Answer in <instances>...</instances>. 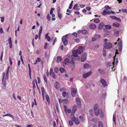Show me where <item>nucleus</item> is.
Segmentation results:
<instances>
[{
	"instance_id": "obj_1",
	"label": "nucleus",
	"mask_w": 127,
	"mask_h": 127,
	"mask_svg": "<svg viewBox=\"0 0 127 127\" xmlns=\"http://www.w3.org/2000/svg\"><path fill=\"white\" fill-rule=\"evenodd\" d=\"M8 72H9L6 71V75L5 78V80H4V78L5 75V73L3 72L2 74V82L4 86L5 87L6 86V80H7L8 79Z\"/></svg>"
},
{
	"instance_id": "obj_2",
	"label": "nucleus",
	"mask_w": 127,
	"mask_h": 127,
	"mask_svg": "<svg viewBox=\"0 0 127 127\" xmlns=\"http://www.w3.org/2000/svg\"><path fill=\"white\" fill-rule=\"evenodd\" d=\"M94 109L95 114L96 116H98L99 115V109L98 104H96L94 105Z\"/></svg>"
},
{
	"instance_id": "obj_3",
	"label": "nucleus",
	"mask_w": 127,
	"mask_h": 127,
	"mask_svg": "<svg viewBox=\"0 0 127 127\" xmlns=\"http://www.w3.org/2000/svg\"><path fill=\"white\" fill-rule=\"evenodd\" d=\"M71 119L74 122L76 125H78L80 124V122L78 118L77 117L76 118L74 115L71 116Z\"/></svg>"
},
{
	"instance_id": "obj_4",
	"label": "nucleus",
	"mask_w": 127,
	"mask_h": 127,
	"mask_svg": "<svg viewBox=\"0 0 127 127\" xmlns=\"http://www.w3.org/2000/svg\"><path fill=\"white\" fill-rule=\"evenodd\" d=\"M67 38L66 35L63 36L62 37V41L65 46H66L68 44Z\"/></svg>"
},
{
	"instance_id": "obj_5",
	"label": "nucleus",
	"mask_w": 127,
	"mask_h": 127,
	"mask_svg": "<svg viewBox=\"0 0 127 127\" xmlns=\"http://www.w3.org/2000/svg\"><path fill=\"white\" fill-rule=\"evenodd\" d=\"M103 46L104 48L107 49L111 48L112 47V44L111 43H105L104 44Z\"/></svg>"
},
{
	"instance_id": "obj_6",
	"label": "nucleus",
	"mask_w": 127,
	"mask_h": 127,
	"mask_svg": "<svg viewBox=\"0 0 127 127\" xmlns=\"http://www.w3.org/2000/svg\"><path fill=\"white\" fill-rule=\"evenodd\" d=\"M87 54L86 53H83L81 56V60L82 62H84L86 60L87 57Z\"/></svg>"
},
{
	"instance_id": "obj_7",
	"label": "nucleus",
	"mask_w": 127,
	"mask_h": 127,
	"mask_svg": "<svg viewBox=\"0 0 127 127\" xmlns=\"http://www.w3.org/2000/svg\"><path fill=\"white\" fill-rule=\"evenodd\" d=\"M77 93V90L76 88L73 87L71 88V94L73 97Z\"/></svg>"
},
{
	"instance_id": "obj_8",
	"label": "nucleus",
	"mask_w": 127,
	"mask_h": 127,
	"mask_svg": "<svg viewBox=\"0 0 127 127\" xmlns=\"http://www.w3.org/2000/svg\"><path fill=\"white\" fill-rule=\"evenodd\" d=\"M58 100L59 103H67L68 102V100L67 99H63L62 100L61 98H59Z\"/></svg>"
},
{
	"instance_id": "obj_9",
	"label": "nucleus",
	"mask_w": 127,
	"mask_h": 127,
	"mask_svg": "<svg viewBox=\"0 0 127 127\" xmlns=\"http://www.w3.org/2000/svg\"><path fill=\"white\" fill-rule=\"evenodd\" d=\"M100 82L104 87H105L107 86V82L103 78H102L100 80Z\"/></svg>"
},
{
	"instance_id": "obj_10",
	"label": "nucleus",
	"mask_w": 127,
	"mask_h": 127,
	"mask_svg": "<svg viewBox=\"0 0 127 127\" xmlns=\"http://www.w3.org/2000/svg\"><path fill=\"white\" fill-rule=\"evenodd\" d=\"M77 109V106L75 105H74L72 109V112L71 114V116H74V114L75 113V111Z\"/></svg>"
},
{
	"instance_id": "obj_11",
	"label": "nucleus",
	"mask_w": 127,
	"mask_h": 127,
	"mask_svg": "<svg viewBox=\"0 0 127 127\" xmlns=\"http://www.w3.org/2000/svg\"><path fill=\"white\" fill-rule=\"evenodd\" d=\"M69 93L68 92H66L65 91L63 92L62 94L63 96L64 97H65V96H66V97L67 98H68L69 97Z\"/></svg>"
},
{
	"instance_id": "obj_12",
	"label": "nucleus",
	"mask_w": 127,
	"mask_h": 127,
	"mask_svg": "<svg viewBox=\"0 0 127 127\" xmlns=\"http://www.w3.org/2000/svg\"><path fill=\"white\" fill-rule=\"evenodd\" d=\"M92 74V72L90 71L84 74L83 75V77L84 78H86L88 76Z\"/></svg>"
},
{
	"instance_id": "obj_13",
	"label": "nucleus",
	"mask_w": 127,
	"mask_h": 127,
	"mask_svg": "<svg viewBox=\"0 0 127 127\" xmlns=\"http://www.w3.org/2000/svg\"><path fill=\"white\" fill-rule=\"evenodd\" d=\"M11 39V37H10L8 39V41L9 45V47L10 49L12 48V43Z\"/></svg>"
},
{
	"instance_id": "obj_14",
	"label": "nucleus",
	"mask_w": 127,
	"mask_h": 127,
	"mask_svg": "<svg viewBox=\"0 0 127 127\" xmlns=\"http://www.w3.org/2000/svg\"><path fill=\"white\" fill-rule=\"evenodd\" d=\"M41 90L42 92V95L43 97V98H44V95H46V92L45 91L44 88L43 87H41Z\"/></svg>"
},
{
	"instance_id": "obj_15",
	"label": "nucleus",
	"mask_w": 127,
	"mask_h": 127,
	"mask_svg": "<svg viewBox=\"0 0 127 127\" xmlns=\"http://www.w3.org/2000/svg\"><path fill=\"white\" fill-rule=\"evenodd\" d=\"M72 58L73 60L76 61H79L80 60V57L78 55L74 57H72Z\"/></svg>"
},
{
	"instance_id": "obj_16",
	"label": "nucleus",
	"mask_w": 127,
	"mask_h": 127,
	"mask_svg": "<svg viewBox=\"0 0 127 127\" xmlns=\"http://www.w3.org/2000/svg\"><path fill=\"white\" fill-rule=\"evenodd\" d=\"M118 45L119 46H121L122 45V42L120 39L119 38L117 40Z\"/></svg>"
},
{
	"instance_id": "obj_17",
	"label": "nucleus",
	"mask_w": 127,
	"mask_h": 127,
	"mask_svg": "<svg viewBox=\"0 0 127 127\" xmlns=\"http://www.w3.org/2000/svg\"><path fill=\"white\" fill-rule=\"evenodd\" d=\"M118 50H116V52L115 53L116 54H119V53L118 52ZM116 56V55H115V56L113 57V62L112 63L113 65H114V64H115V57Z\"/></svg>"
},
{
	"instance_id": "obj_18",
	"label": "nucleus",
	"mask_w": 127,
	"mask_h": 127,
	"mask_svg": "<svg viewBox=\"0 0 127 127\" xmlns=\"http://www.w3.org/2000/svg\"><path fill=\"white\" fill-rule=\"evenodd\" d=\"M104 26L103 23L101 22L99 24L98 26V29H101L104 27Z\"/></svg>"
},
{
	"instance_id": "obj_19",
	"label": "nucleus",
	"mask_w": 127,
	"mask_h": 127,
	"mask_svg": "<svg viewBox=\"0 0 127 127\" xmlns=\"http://www.w3.org/2000/svg\"><path fill=\"white\" fill-rule=\"evenodd\" d=\"M78 7V4H76L74 5L73 8L76 10H79L80 9V8L77 7Z\"/></svg>"
},
{
	"instance_id": "obj_20",
	"label": "nucleus",
	"mask_w": 127,
	"mask_h": 127,
	"mask_svg": "<svg viewBox=\"0 0 127 127\" xmlns=\"http://www.w3.org/2000/svg\"><path fill=\"white\" fill-rule=\"evenodd\" d=\"M72 52L73 54L71 55L72 57H74L78 55L77 54L78 53L77 52V50L75 51H73Z\"/></svg>"
},
{
	"instance_id": "obj_21",
	"label": "nucleus",
	"mask_w": 127,
	"mask_h": 127,
	"mask_svg": "<svg viewBox=\"0 0 127 127\" xmlns=\"http://www.w3.org/2000/svg\"><path fill=\"white\" fill-rule=\"evenodd\" d=\"M96 27V25L94 24H91L90 26V28L92 29H95Z\"/></svg>"
},
{
	"instance_id": "obj_22",
	"label": "nucleus",
	"mask_w": 127,
	"mask_h": 127,
	"mask_svg": "<svg viewBox=\"0 0 127 127\" xmlns=\"http://www.w3.org/2000/svg\"><path fill=\"white\" fill-rule=\"evenodd\" d=\"M49 33H48L46 34L45 36V38L47 39V40L48 41H50L51 40V38L50 36H49L48 35V34Z\"/></svg>"
},
{
	"instance_id": "obj_23",
	"label": "nucleus",
	"mask_w": 127,
	"mask_h": 127,
	"mask_svg": "<svg viewBox=\"0 0 127 127\" xmlns=\"http://www.w3.org/2000/svg\"><path fill=\"white\" fill-rule=\"evenodd\" d=\"M62 60V58L61 57L58 56L57 57V60L56 61V63H58L59 62L61 61Z\"/></svg>"
},
{
	"instance_id": "obj_24",
	"label": "nucleus",
	"mask_w": 127,
	"mask_h": 127,
	"mask_svg": "<svg viewBox=\"0 0 127 127\" xmlns=\"http://www.w3.org/2000/svg\"><path fill=\"white\" fill-rule=\"evenodd\" d=\"M113 25L114 27H118L119 26L120 24L117 22H115L113 24Z\"/></svg>"
},
{
	"instance_id": "obj_25",
	"label": "nucleus",
	"mask_w": 127,
	"mask_h": 127,
	"mask_svg": "<svg viewBox=\"0 0 127 127\" xmlns=\"http://www.w3.org/2000/svg\"><path fill=\"white\" fill-rule=\"evenodd\" d=\"M90 66L87 64H85L84 65V67L85 69H87L90 67Z\"/></svg>"
},
{
	"instance_id": "obj_26",
	"label": "nucleus",
	"mask_w": 127,
	"mask_h": 127,
	"mask_svg": "<svg viewBox=\"0 0 127 127\" xmlns=\"http://www.w3.org/2000/svg\"><path fill=\"white\" fill-rule=\"evenodd\" d=\"M106 11H107V10L105 9L103 12H101V14L103 15H107Z\"/></svg>"
},
{
	"instance_id": "obj_27",
	"label": "nucleus",
	"mask_w": 127,
	"mask_h": 127,
	"mask_svg": "<svg viewBox=\"0 0 127 127\" xmlns=\"http://www.w3.org/2000/svg\"><path fill=\"white\" fill-rule=\"evenodd\" d=\"M105 27L107 29H110L112 28L111 26L110 25H105Z\"/></svg>"
},
{
	"instance_id": "obj_28",
	"label": "nucleus",
	"mask_w": 127,
	"mask_h": 127,
	"mask_svg": "<svg viewBox=\"0 0 127 127\" xmlns=\"http://www.w3.org/2000/svg\"><path fill=\"white\" fill-rule=\"evenodd\" d=\"M55 87L57 89L59 88V84L58 82L56 81L55 82Z\"/></svg>"
},
{
	"instance_id": "obj_29",
	"label": "nucleus",
	"mask_w": 127,
	"mask_h": 127,
	"mask_svg": "<svg viewBox=\"0 0 127 127\" xmlns=\"http://www.w3.org/2000/svg\"><path fill=\"white\" fill-rule=\"evenodd\" d=\"M98 127H103V124L102 122L99 121V122Z\"/></svg>"
},
{
	"instance_id": "obj_30",
	"label": "nucleus",
	"mask_w": 127,
	"mask_h": 127,
	"mask_svg": "<svg viewBox=\"0 0 127 127\" xmlns=\"http://www.w3.org/2000/svg\"><path fill=\"white\" fill-rule=\"evenodd\" d=\"M99 114L101 118H102L104 117V113L102 110L100 111Z\"/></svg>"
},
{
	"instance_id": "obj_31",
	"label": "nucleus",
	"mask_w": 127,
	"mask_h": 127,
	"mask_svg": "<svg viewBox=\"0 0 127 127\" xmlns=\"http://www.w3.org/2000/svg\"><path fill=\"white\" fill-rule=\"evenodd\" d=\"M103 55L104 57H106V50L104 48L103 49Z\"/></svg>"
},
{
	"instance_id": "obj_32",
	"label": "nucleus",
	"mask_w": 127,
	"mask_h": 127,
	"mask_svg": "<svg viewBox=\"0 0 127 127\" xmlns=\"http://www.w3.org/2000/svg\"><path fill=\"white\" fill-rule=\"evenodd\" d=\"M76 101L77 103H81L80 100L78 97H77L76 98Z\"/></svg>"
},
{
	"instance_id": "obj_33",
	"label": "nucleus",
	"mask_w": 127,
	"mask_h": 127,
	"mask_svg": "<svg viewBox=\"0 0 127 127\" xmlns=\"http://www.w3.org/2000/svg\"><path fill=\"white\" fill-rule=\"evenodd\" d=\"M69 62V60L67 58H66L64 60L65 64H66Z\"/></svg>"
},
{
	"instance_id": "obj_34",
	"label": "nucleus",
	"mask_w": 127,
	"mask_h": 127,
	"mask_svg": "<svg viewBox=\"0 0 127 127\" xmlns=\"http://www.w3.org/2000/svg\"><path fill=\"white\" fill-rule=\"evenodd\" d=\"M45 95L46 100L48 102H49L50 101V99L49 95L47 94H46Z\"/></svg>"
},
{
	"instance_id": "obj_35",
	"label": "nucleus",
	"mask_w": 127,
	"mask_h": 127,
	"mask_svg": "<svg viewBox=\"0 0 127 127\" xmlns=\"http://www.w3.org/2000/svg\"><path fill=\"white\" fill-rule=\"evenodd\" d=\"M92 121L93 122L96 123L98 121V119L97 118H93L92 119Z\"/></svg>"
},
{
	"instance_id": "obj_36",
	"label": "nucleus",
	"mask_w": 127,
	"mask_h": 127,
	"mask_svg": "<svg viewBox=\"0 0 127 127\" xmlns=\"http://www.w3.org/2000/svg\"><path fill=\"white\" fill-rule=\"evenodd\" d=\"M42 26H41L40 27V28L39 30V32L38 33V35H40L42 33Z\"/></svg>"
},
{
	"instance_id": "obj_37",
	"label": "nucleus",
	"mask_w": 127,
	"mask_h": 127,
	"mask_svg": "<svg viewBox=\"0 0 127 127\" xmlns=\"http://www.w3.org/2000/svg\"><path fill=\"white\" fill-rule=\"evenodd\" d=\"M43 77L44 80V81H45V82L46 83H47V79L46 78V76L45 75V74H43Z\"/></svg>"
},
{
	"instance_id": "obj_38",
	"label": "nucleus",
	"mask_w": 127,
	"mask_h": 127,
	"mask_svg": "<svg viewBox=\"0 0 127 127\" xmlns=\"http://www.w3.org/2000/svg\"><path fill=\"white\" fill-rule=\"evenodd\" d=\"M100 21V20L98 19H96L94 20V22L96 23H98Z\"/></svg>"
},
{
	"instance_id": "obj_39",
	"label": "nucleus",
	"mask_w": 127,
	"mask_h": 127,
	"mask_svg": "<svg viewBox=\"0 0 127 127\" xmlns=\"http://www.w3.org/2000/svg\"><path fill=\"white\" fill-rule=\"evenodd\" d=\"M76 50L77 51V52L79 54H81L83 51V50Z\"/></svg>"
},
{
	"instance_id": "obj_40",
	"label": "nucleus",
	"mask_w": 127,
	"mask_h": 127,
	"mask_svg": "<svg viewBox=\"0 0 127 127\" xmlns=\"http://www.w3.org/2000/svg\"><path fill=\"white\" fill-rule=\"evenodd\" d=\"M79 118L83 121L84 120V117L82 116H80L79 117Z\"/></svg>"
},
{
	"instance_id": "obj_41",
	"label": "nucleus",
	"mask_w": 127,
	"mask_h": 127,
	"mask_svg": "<svg viewBox=\"0 0 127 127\" xmlns=\"http://www.w3.org/2000/svg\"><path fill=\"white\" fill-rule=\"evenodd\" d=\"M75 64L74 63H72L70 64L71 67L72 68V69H73L74 67Z\"/></svg>"
},
{
	"instance_id": "obj_42",
	"label": "nucleus",
	"mask_w": 127,
	"mask_h": 127,
	"mask_svg": "<svg viewBox=\"0 0 127 127\" xmlns=\"http://www.w3.org/2000/svg\"><path fill=\"white\" fill-rule=\"evenodd\" d=\"M54 10L55 8H51L50 12V14H52V13H53V11H54Z\"/></svg>"
},
{
	"instance_id": "obj_43",
	"label": "nucleus",
	"mask_w": 127,
	"mask_h": 127,
	"mask_svg": "<svg viewBox=\"0 0 127 127\" xmlns=\"http://www.w3.org/2000/svg\"><path fill=\"white\" fill-rule=\"evenodd\" d=\"M9 116V117H12V115L11 114H5L3 115V116Z\"/></svg>"
},
{
	"instance_id": "obj_44",
	"label": "nucleus",
	"mask_w": 127,
	"mask_h": 127,
	"mask_svg": "<svg viewBox=\"0 0 127 127\" xmlns=\"http://www.w3.org/2000/svg\"><path fill=\"white\" fill-rule=\"evenodd\" d=\"M60 70L61 72L63 73L65 70L63 68H60Z\"/></svg>"
},
{
	"instance_id": "obj_45",
	"label": "nucleus",
	"mask_w": 127,
	"mask_h": 127,
	"mask_svg": "<svg viewBox=\"0 0 127 127\" xmlns=\"http://www.w3.org/2000/svg\"><path fill=\"white\" fill-rule=\"evenodd\" d=\"M58 16L60 19H61L62 18V14L60 13H58Z\"/></svg>"
},
{
	"instance_id": "obj_46",
	"label": "nucleus",
	"mask_w": 127,
	"mask_h": 127,
	"mask_svg": "<svg viewBox=\"0 0 127 127\" xmlns=\"http://www.w3.org/2000/svg\"><path fill=\"white\" fill-rule=\"evenodd\" d=\"M50 75H51L52 76V77L53 78H56V75H55V74L54 72L52 74H50Z\"/></svg>"
},
{
	"instance_id": "obj_47",
	"label": "nucleus",
	"mask_w": 127,
	"mask_h": 127,
	"mask_svg": "<svg viewBox=\"0 0 127 127\" xmlns=\"http://www.w3.org/2000/svg\"><path fill=\"white\" fill-rule=\"evenodd\" d=\"M50 17L49 15V13H48L47 17V19L48 20L50 21Z\"/></svg>"
},
{
	"instance_id": "obj_48",
	"label": "nucleus",
	"mask_w": 127,
	"mask_h": 127,
	"mask_svg": "<svg viewBox=\"0 0 127 127\" xmlns=\"http://www.w3.org/2000/svg\"><path fill=\"white\" fill-rule=\"evenodd\" d=\"M95 37L97 38H99V39H100V35L98 34H96L95 35Z\"/></svg>"
},
{
	"instance_id": "obj_49",
	"label": "nucleus",
	"mask_w": 127,
	"mask_h": 127,
	"mask_svg": "<svg viewBox=\"0 0 127 127\" xmlns=\"http://www.w3.org/2000/svg\"><path fill=\"white\" fill-rule=\"evenodd\" d=\"M54 71L56 73H57L58 71V69L57 67H55L54 69Z\"/></svg>"
},
{
	"instance_id": "obj_50",
	"label": "nucleus",
	"mask_w": 127,
	"mask_h": 127,
	"mask_svg": "<svg viewBox=\"0 0 127 127\" xmlns=\"http://www.w3.org/2000/svg\"><path fill=\"white\" fill-rule=\"evenodd\" d=\"M115 20H116L117 21H119V22H121V19L119 18H117L116 17Z\"/></svg>"
},
{
	"instance_id": "obj_51",
	"label": "nucleus",
	"mask_w": 127,
	"mask_h": 127,
	"mask_svg": "<svg viewBox=\"0 0 127 127\" xmlns=\"http://www.w3.org/2000/svg\"><path fill=\"white\" fill-rule=\"evenodd\" d=\"M82 32L83 34H86L87 32V31L86 30H83L82 31Z\"/></svg>"
},
{
	"instance_id": "obj_52",
	"label": "nucleus",
	"mask_w": 127,
	"mask_h": 127,
	"mask_svg": "<svg viewBox=\"0 0 127 127\" xmlns=\"http://www.w3.org/2000/svg\"><path fill=\"white\" fill-rule=\"evenodd\" d=\"M1 18V22H4V16H3L2 17H0Z\"/></svg>"
},
{
	"instance_id": "obj_53",
	"label": "nucleus",
	"mask_w": 127,
	"mask_h": 127,
	"mask_svg": "<svg viewBox=\"0 0 127 127\" xmlns=\"http://www.w3.org/2000/svg\"><path fill=\"white\" fill-rule=\"evenodd\" d=\"M0 33L1 34L4 33L2 28H1L0 29Z\"/></svg>"
},
{
	"instance_id": "obj_54",
	"label": "nucleus",
	"mask_w": 127,
	"mask_h": 127,
	"mask_svg": "<svg viewBox=\"0 0 127 127\" xmlns=\"http://www.w3.org/2000/svg\"><path fill=\"white\" fill-rule=\"evenodd\" d=\"M116 116L114 114L113 115V121H114L115 123H116Z\"/></svg>"
},
{
	"instance_id": "obj_55",
	"label": "nucleus",
	"mask_w": 127,
	"mask_h": 127,
	"mask_svg": "<svg viewBox=\"0 0 127 127\" xmlns=\"http://www.w3.org/2000/svg\"><path fill=\"white\" fill-rule=\"evenodd\" d=\"M110 17L112 18L113 19L115 20V19L116 17L114 16H110Z\"/></svg>"
},
{
	"instance_id": "obj_56",
	"label": "nucleus",
	"mask_w": 127,
	"mask_h": 127,
	"mask_svg": "<svg viewBox=\"0 0 127 127\" xmlns=\"http://www.w3.org/2000/svg\"><path fill=\"white\" fill-rule=\"evenodd\" d=\"M61 11V8L60 7H58L57 9V12L58 13H59Z\"/></svg>"
},
{
	"instance_id": "obj_57",
	"label": "nucleus",
	"mask_w": 127,
	"mask_h": 127,
	"mask_svg": "<svg viewBox=\"0 0 127 127\" xmlns=\"http://www.w3.org/2000/svg\"><path fill=\"white\" fill-rule=\"evenodd\" d=\"M69 124L70 126H72L73 125V123L72 121H69Z\"/></svg>"
},
{
	"instance_id": "obj_58",
	"label": "nucleus",
	"mask_w": 127,
	"mask_h": 127,
	"mask_svg": "<svg viewBox=\"0 0 127 127\" xmlns=\"http://www.w3.org/2000/svg\"><path fill=\"white\" fill-rule=\"evenodd\" d=\"M105 8L106 9H110L111 8L108 5H107L105 6Z\"/></svg>"
},
{
	"instance_id": "obj_59",
	"label": "nucleus",
	"mask_w": 127,
	"mask_h": 127,
	"mask_svg": "<svg viewBox=\"0 0 127 127\" xmlns=\"http://www.w3.org/2000/svg\"><path fill=\"white\" fill-rule=\"evenodd\" d=\"M38 63L39 62L41 61L40 58H39L38 57L37 58V60H36Z\"/></svg>"
},
{
	"instance_id": "obj_60",
	"label": "nucleus",
	"mask_w": 127,
	"mask_h": 127,
	"mask_svg": "<svg viewBox=\"0 0 127 127\" xmlns=\"http://www.w3.org/2000/svg\"><path fill=\"white\" fill-rule=\"evenodd\" d=\"M86 9L88 10L89 11L91 10V8L90 6H87L86 7Z\"/></svg>"
},
{
	"instance_id": "obj_61",
	"label": "nucleus",
	"mask_w": 127,
	"mask_h": 127,
	"mask_svg": "<svg viewBox=\"0 0 127 127\" xmlns=\"http://www.w3.org/2000/svg\"><path fill=\"white\" fill-rule=\"evenodd\" d=\"M57 42V38H55V39H54V41L53 42L52 45H54L55 44V42Z\"/></svg>"
},
{
	"instance_id": "obj_62",
	"label": "nucleus",
	"mask_w": 127,
	"mask_h": 127,
	"mask_svg": "<svg viewBox=\"0 0 127 127\" xmlns=\"http://www.w3.org/2000/svg\"><path fill=\"white\" fill-rule=\"evenodd\" d=\"M83 47L81 46H80L78 47V49L79 50H83Z\"/></svg>"
},
{
	"instance_id": "obj_63",
	"label": "nucleus",
	"mask_w": 127,
	"mask_h": 127,
	"mask_svg": "<svg viewBox=\"0 0 127 127\" xmlns=\"http://www.w3.org/2000/svg\"><path fill=\"white\" fill-rule=\"evenodd\" d=\"M54 72H53V70L52 69H51L50 70L49 74L50 75L51 74L53 73Z\"/></svg>"
},
{
	"instance_id": "obj_64",
	"label": "nucleus",
	"mask_w": 127,
	"mask_h": 127,
	"mask_svg": "<svg viewBox=\"0 0 127 127\" xmlns=\"http://www.w3.org/2000/svg\"><path fill=\"white\" fill-rule=\"evenodd\" d=\"M122 11L123 12L127 13V9H123L122 10Z\"/></svg>"
}]
</instances>
